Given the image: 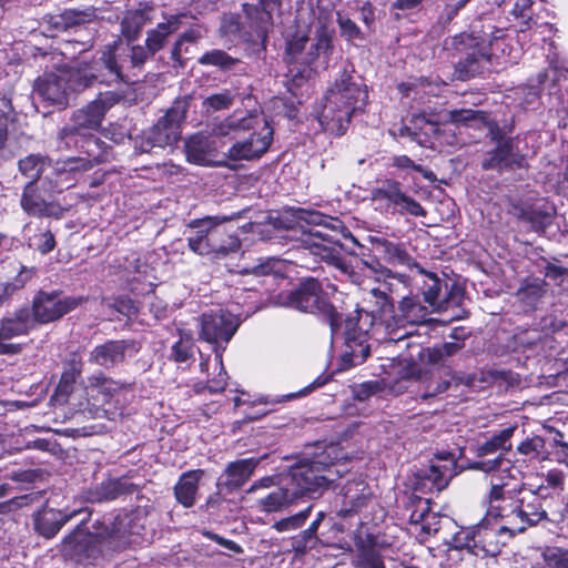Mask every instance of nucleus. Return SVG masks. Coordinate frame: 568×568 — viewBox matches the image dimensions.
Wrapping results in <instances>:
<instances>
[{
	"label": "nucleus",
	"instance_id": "39",
	"mask_svg": "<svg viewBox=\"0 0 568 568\" xmlns=\"http://www.w3.org/2000/svg\"><path fill=\"white\" fill-rule=\"evenodd\" d=\"M452 465L453 462H450L449 465L432 463L420 475V478L424 480V485L426 486L429 483L430 490L435 489L440 491L444 489L452 477Z\"/></svg>",
	"mask_w": 568,
	"mask_h": 568
},
{
	"label": "nucleus",
	"instance_id": "27",
	"mask_svg": "<svg viewBox=\"0 0 568 568\" xmlns=\"http://www.w3.org/2000/svg\"><path fill=\"white\" fill-rule=\"evenodd\" d=\"M125 388V384L113 381L99 373L88 378L85 393L88 397L94 402L108 403L114 394Z\"/></svg>",
	"mask_w": 568,
	"mask_h": 568
},
{
	"label": "nucleus",
	"instance_id": "57",
	"mask_svg": "<svg viewBox=\"0 0 568 568\" xmlns=\"http://www.w3.org/2000/svg\"><path fill=\"white\" fill-rule=\"evenodd\" d=\"M379 390L378 382L369 381L353 387V396L361 402L368 399Z\"/></svg>",
	"mask_w": 568,
	"mask_h": 568
},
{
	"label": "nucleus",
	"instance_id": "18",
	"mask_svg": "<svg viewBox=\"0 0 568 568\" xmlns=\"http://www.w3.org/2000/svg\"><path fill=\"white\" fill-rule=\"evenodd\" d=\"M305 244L314 256L334 265L344 273L348 272V266L342 257V244L338 240L322 231H315L305 240Z\"/></svg>",
	"mask_w": 568,
	"mask_h": 568
},
{
	"label": "nucleus",
	"instance_id": "23",
	"mask_svg": "<svg viewBox=\"0 0 568 568\" xmlns=\"http://www.w3.org/2000/svg\"><path fill=\"white\" fill-rule=\"evenodd\" d=\"M79 510L63 513L58 509L43 507L33 515L34 529L44 538L54 537L62 526L75 517Z\"/></svg>",
	"mask_w": 568,
	"mask_h": 568
},
{
	"label": "nucleus",
	"instance_id": "12",
	"mask_svg": "<svg viewBox=\"0 0 568 568\" xmlns=\"http://www.w3.org/2000/svg\"><path fill=\"white\" fill-rule=\"evenodd\" d=\"M81 300L73 297H60L57 292H39L32 301L31 317L36 327L58 321L64 314L74 310Z\"/></svg>",
	"mask_w": 568,
	"mask_h": 568
},
{
	"label": "nucleus",
	"instance_id": "50",
	"mask_svg": "<svg viewBox=\"0 0 568 568\" xmlns=\"http://www.w3.org/2000/svg\"><path fill=\"white\" fill-rule=\"evenodd\" d=\"M545 448V440L540 436H534L523 442L518 447V453L529 456L531 458L537 457Z\"/></svg>",
	"mask_w": 568,
	"mask_h": 568
},
{
	"label": "nucleus",
	"instance_id": "37",
	"mask_svg": "<svg viewBox=\"0 0 568 568\" xmlns=\"http://www.w3.org/2000/svg\"><path fill=\"white\" fill-rule=\"evenodd\" d=\"M276 4V0H260L256 6L244 3L243 10L255 28L263 29L264 26L266 28L271 24L272 12Z\"/></svg>",
	"mask_w": 568,
	"mask_h": 568
},
{
	"label": "nucleus",
	"instance_id": "13",
	"mask_svg": "<svg viewBox=\"0 0 568 568\" xmlns=\"http://www.w3.org/2000/svg\"><path fill=\"white\" fill-rule=\"evenodd\" d=\"M419 272L427 277L423 286V295L433 312L442 313L452 306H460L464 294L459 286L448 285L447 282L440 281L435 274L427 273L423 268H419Z\"/></svg>",
	"mask_w": 568,
	"mask_h": 568
},
{
	"label": "nucleus",
	"instance_id": "63",
	"mask_svg": "<svg viewBox=\"0 0 568 568\" xmlns=\"http://www.w3.org/2000/svg\"><path fill=\"white\" fill-rule=\"evenodd\" d=\"M325 516L326 515L324 511L317 513L316 518L311 523V525L305 530L301 532V537L304 541H308L313 538H316L318 527L324 520Z\"/></svg>",
	"mask_w": 568,
	"mask_h": 568
},
{
	"label": "nucleus",
	"instance_id": "30",
	"mask_svg": "<svg viewBox=\"0 0 568 568\" xmlns=\"http://www.w3.org/2000/svg\"><path fill=\"white\" fill-rule=\"evenodd\" d=\"M182 17V14L170 16L165 22L158 23L155 28L146 32L145 45L151 53H156L163 49L168 38L180 28Z\"/></svg>",
	"mask_w": 568,
	"mask_h": 568
},
{
	"label": "nucleus",
	"instance_id": "49",
	"mask_svg": "<svg viewBox=\"0 0 568 568\" xmlns=\"http://www.w3.org/2000/svg\"><path fill=\"white\" fill-rule=\"evenodd\" d=\"M542 556L548 568H568V550L547 548Z\"/></svg>",
	"mask_w": 568,
	"mask_h": 568
},
{
	"label": "nucleus",
	"instance_id": "14",
	"mask_svg": "<svg viewBox=\"0 0 568 568\" xmlns=\"http://www.w3.org/2000/svg\"><path fill=\"white\" fill-rule=\"evenodd\" d=\"M77 148L82 149L87 158H70L58 162L54 168L57 180H62V176L69 173L89 171L104 159V143L93 134L79 136Z\"/></svg>",
	"mask_w": 568,
	"mask_h": 568
},
{
	"label": "nucleus",
	"instance_id": "43",
	"mask_svg": "<svg viewBox=\"0 0 568 568\" xmlns=\"http://www.w3.org/2000/svg\"><path fill=\"white\" fill-rule=\"evenodd\" d=\"M428 500L419 501L420 510L414 511L410 516L412 521L420 525V530L426 535L438 531L439 518L435 513H430L427 507Z\"/></svg>",
	"mask_w": 568,
	"mask_h": 568
},
{
	"label": "nucleus",
	"instance_id": "51",
	"mask_svg": "<svg viewBox=\"0 0 568 568\" xmlns=\"http://www.w3.org/2000/svg\"><path fill=\"white\" fill-rule=\"evenodd\" d=\"M369 295L373 298L376 306V308L373 310V312L378 313L381 316L392 312L393 303L384 291H382L381 288H372Z\"/></svg>",
	"mask_w": 568,
	"mask_h": 568
},
{
	"label": "nucleus",
	"instance_id": "1",
	"mask_svg": "<svg viewBox=\"0 0 568 568\" xmlns=\"http://www.w3.org/2000/svg\"><path fill=\"white\" fill-rule=\"evenodd\" d=\"M337 446L331 445L313 459H305L293 467L280 487L272 489L256 500L264 513H282L296 505L306 494L321 493L347 471Z\"/></svg>",
	"mask_w": 568,
	"mask_h": 568
},
{
	"label": "nucleus",
	"instance_id": "9",
	"mask_svg": "<svg viewBox=\"0 0 568 568\" xmlns=\"http://www.w3.org/2000/svg\"><path fill=\"white\" fill-rule=\"evenodd\" d=\"M286 305L301 312L323 315L333 333L339 327L341 315L323 296L320 283L314 278H307L296 291L291 292Z\"/></svg>",
	"mask_w": 568,
	"mask_h": 568
},
{
	"label": "nucleus",
	"instance_id": "35",
	"mask_svg": "<svg viewBox=\"0 0 568 568\" xmlns=\"http://www.w3.org/2000/svg\"><path fill=\"white\" fill-rule=\"evenodd\" d=\"M90 541V536L78 527L69 536H67L61 544V552L65 558L81 559L87 552V547Z\"/></svg>",
	"mask_w": 568,
	"mask_h": 568
},
{
	"label": "nucleus",
	"instance_id": "26",
	"mask_svg": "<svg viewBox=\"0 0 568 568\" xmlns=\"http://www.w3.org/2000/svg\"><path fill=\"white\" fill-rule=\"evenodd\" d=\"M398 315L395 318L398 329L406 324L419 325L429 321L428 316L434 313L429 305H423L418 296L404 297L398 305Z\"/></svg>",
	"mask_w": 568,
	"mask_h": 568
},
{
	"label": "nucleus",
	"instance_id": "59",
	"mask_svg": "<svg viewBox=\"0 0 568 568\" xmlns=\"http://www.w3.org/2000/svg\"><path fill=\"white\" fill-rule=\"evenodd\" d=\"M10 110H11L10 102L7 99L1 98L0 99V146L3 144V142L7 138Z\"/></svg>",
	"mask_w": 568,
	"mask_h": 568
},
{
	"label": "nucleus",
	"instance_id": "61",
	"mask_svg": "<svg viewBox=\"0 0 568 568\" xmlns=\"http://www.w3.org/2000/svg\"><path fill=\"white\" fill-rule=\"evenodd\" d=\"M153 54L146 45H133L131 48L130 62L134 68L142 67L149 57Z\"/></svg>",
	"mask_w": 568,
	"mask_h": 568
},
{
	"label": "nucleus",
	"instance_id": "31",
	"mask_svg": "<svg viewBox=\"0 0 568 568\" xmlns=\"http://www.w3.org/2000/svg\"><path fill=\"white\" fill-rule=\"evenodd\" d=\"M125 348L126 345L122 341L106 342L92 349L90 362L103 367H111L123 361Z\"/></svg>",
	"mask_w": 568,
	"mask_h": 568
},
{
	"label": "nucleus",
	"instance_id": "29",
	"mask_svg": "<svg viewBox=\"0 0 568 568\" xmlns=\"http://www.w3.org/2000/svg\"><path fill=\"white\" fill-rule=\"evenodd\" d=\"M257 464L258 462L255 458H245L230 463L224 470L226 479L223 485L229 490L242 487L251 478Z\"/></svg>",
	"mask_w": 568,
	"mask_h": 568
},
{
	"label": "nucleus",
	"instance_id": "48",
	"mask_svg": "<svg viewBox=\"0 0 568 568\" xmlns=\"http://www.w3.org/2000/svg\"><path fill=\"white\" fill-rule=\"evenodd\" d=\"M193 346L190 338L181 337L172 345L170 357L176 363H185L193 356Z\"/></svg>",
	"mask_w": 568,
	"mask_h": 568
},
{
	"label": "nucleus",
	"instance_id": "36",
	"mask_svg": "<svg viewBox=\"0 0 568 568\" xmlns=\"http://www.w3.org/2000/svg\"><path fill=\"white\" fill-rule=\"evenodd\" d=\"M367 488L363 481L348 483L344 491V507L339 510V516L347 517L364 506L367 498Z\"/></svg>",
	"mask_w": 568,
	"mask_h": 568
},
{
	"label": "nucleus",
	"instance_id": "54",
	"mask_svg": "<svg viewBox=\"0 0 568 568\" xmlns=\"http://www.w3.org/2000/svg\"><path fill=\"white\" fill-rule=\"evenodd\" d=\"M30 241H31L30 245L33 246L36 250H38L42 254H47V253L51 252L55 246L54 236L50 231L40 233L39 235H36Z\"/></svg>",
	"mask_w": 568,
	"mask_h": 568
},
{
	"label": "nucleus",
	"instance_id": "10",
	"mask_svg": "<svg viewBox=\"0 0 568 568\" xmlns=\"http://www.w3.org/2000/svg\"><path fill=\"white\" fill-rule=\"evenodd\" d=\"M372 201L375 209L386 213L409 214L413 216H426V211L413 197L402 191L396 181H385L381 186L372 191Z\"/></svg>",
	"mask_w": 568,
	"mask_h": 568
},
{
	"label": "nucleus",
	"instance_id": "55",
	"mask_svg": "<svg viewBox=\"0 0 568 568\" xmlns=\"http://www.w3.org/2000/svg\"><path fill=\"white\" fill-rule=\"evenodd\" d=\"M101 61L104 64V67L110 71V73H112L115 77V79H122L121 71L123 69V64H120L118 62L114 49L112 47H109L105 51H103Z\"/></svg>",
	"mask_w": 568,
	"mask_h": 568
},
{
	"label": "nucleus",
	"instance_id": "7",
	"mask_svg": "<svg viewBox=\"0 0 568 568\" xmlns=\"http://www.w3.org/2000/svg\"><path fill=\"white\" fill-rule=\"evenodd\" d=\"M116 101L114 93H102L85 106L73 112L71 122L59 131L58 139L62 144L60 148L70 150L72 146H78L79 136L89 135L97 131L101 126L106 111Z\"/></svg>",
	"mask_w": 568,
	"mask_h": 568
},
{
	"label": "nucleus",
	"instance_id": "45",
	"mask_svg": "<svg viewBox=\"0 0 568 568\" xmlns=\"http://www.w3.org/2000/svg\"><path fill=\"white\" fill-rule=\"evenodd\" d=\"M349 349L346 351L341 358L342 369L362 364L369 355V346L361 343L348 344Z\"/></svg>",
	"mask_w": 568,
	"mask_h": 568
},
{
	"label": "nucleus",
	"instance_id": "44",
	"mask_svg": "<svg viewBox=\"0 0 568 568\" xmlns=\"http://www.w3.org/2000/svg\"><path fill=\"white\" fill-rule=\"evenodd\" d=\"M313 506L310 505L305 509L282 518L277 521H275L272 525V528L275 529L277 532H291L300 529L302 526H304L305 521L308 519L311 513H312Z\"/></svg>",
	"mask_w": 568,
	"mask_h": 568
},
{
	"label": "nucleus",
	"instance_id": "46",
	"mask_svg": "<svg viewBox=\"0 0 568 568\" xmlns=\"http://www.w3.org/2000/svg\"><path fill=\"white\" fill-rule=\"evenodd\" d=\"M236 59L232 58L222 50L209 51L199 59V63L202 65H214L222 70L231 69L236 63Z\"/></svg>",
	"mask_w": 568,
	"mask_h": 568
},
{
	"label": "nucleus",
	"instance_id": "53",
	"mask_svg": "<svg viewBox=\"0 0 568 568\" xmlns=\"http://www.w3.org/2000/svg\"><path fill=\"white\" fill-rule=\"evenodd\" d=\"M233 103V97L229 92L216 93L207 97L204 101V105L207 110L219 111L231 106Z\"/></svg>",
	"mask_w": 568,
	"mask_h": 568
},
{
	"label": "nucleus",
	"instance_id": "32",
	"mask_svg": "<svg viewBox=\"0 0 568 568\" xmlns=\"http://www.w3.org/2000/svg\"><path fill=\"white\" fill-rule=\"evenodd\" d=\"M97 19L95 10H65L61 14L51 17V23L57 30H68L81 24L91 23Z\"/></svg>",
	"mask_w": 568,
	"mask_h": 568
},
{
	"label": "nucleus",
	"instance_id": "11",
	"mask_svg": "<svg viewBox=\"0 0 568 568\" xmlns=\"http://www.w3.org/2000/svg\"><path fill=\"white\" fill-rule=\"evenodd\" d=\"M145 516L141 510L121 513L113 519H104L102 528L95 535L101 539H111L119 546L136 542V537L144 529Z\"/></svg>",
	"mask_w": 568,
	"mask_h": 568
},
{
	"label": "nucleus",
	"instance_id": "3",
	"mask_svg": "<svg viewBox=\"0 0 568 568\" xmlns=\"http://www.w3.org/2000/svg\"><path fill=\"white\" fill-rule=\"evenodd\" d=\"M97 69L91 63L81 61L60 68L55 73H48L36 82L34 92L43 101L63 106L73 93L91 87L97 79Z\"/></svg>",
	"mask_w": 568,
	"mask_h": 568
},
{
	"label": "nucleus",
	"instance_id": "8",
	"mask_svg": "<svg viewBox=\"0 0 568 568\" xmlns=\"http://www.w3.org/2000/svg\"><path fill=\"white\" fill-rule=\"evenodd\" d=\"M187 102L176 100L158 122L134 139V146L141 153L152 152L155 148L172 146L181 138V124L186 118Z\"/></svg>",
	"mask_w": 568,
	"mask_h": 568
},
{
	"label": "nucleus",
	"instance_id": "56",
	"mask_svg": "<svg viewBox=\"0 0 568 568\" xmlns=\"http://www.w3.org/2000/svg\"><path fill=\"white\" fill-rule=\"evenodd\" d=\"M308 41V32L306 30H297L296 33L287 41L286 51L291 55L301 53Z\"/></svg>",
	"mask_w": 568,
	"mask_h": 568
},
{
	"label": "nucleus",
	"instance_id": "40",
	"mask_svg": "<svg viewBox=\"0 0 568 568\" xmlns=\"http://www.w3.org/2000/svg\"><path fill=\"white\" fill-rule=\"evenodd\" d=\"M150 21L145 10L128 11L121 21V31L128 41H133L142 28Z\"/></svg>",
	"mask_w": 568,
	"mask_h": 568
},
{
	"label": "nucleus",
	"instance_id": "19",
	"mask_svg": "<svg viewBox=\"0 0 568 568\" xmlns=\"http://www.w3.org/2000/svg\"><path fill=\"white\" fill-rule=\"evenodd\" d=\"M526 166V158L515 150L513 140L501 141L493 151L488 152L481 162L484 170L511 171Z\"/></svg>",
	"mask_w": 568,
	"mask_h": 568
},
{
	"label": "nucleus",
	"instance_id": "47",
	"mask_svg": "<svg viewBox=\"0 0 568 568\" xmlns=\"http://www.w3.org/2000/svg\"><path fill=\"white\" fill-rule=\"evenodd\" d=\"M483 119L481 114L470 109L452 110L444 113L440 118L443 123H468Z\"/></svg>",
	"mask_w": 568,
	"mask_h": 568
},
{
	"label": "nucleus",
	"instance_id": "42",
	"mask_svg": "<svg viewBox=\"0 0 568 568\" xmlns=\"http://www.w3.org/2000/svg\"><path fill=\"white\" fill-rule=\"evenodd\" d=\"M49 165V159L40 154H30L21 159L18 163L20 173L26 178L31 179L33 183Z\"/></svg>",
	"mask_w": 568,
	"mask_h": 568
},
{
	"label": "nucleus",
	"instance_id": "16",
	"mask_svg": "<svg viewBox=\"0 0 568 568\" xmlns=\"http://www.w3.org/2000/svg\"><path fill=\"white\" fill-rule=\"evenodd\" d=\"M186 160L200 166H226L225 159L219 160L216 140L202 134L190 136L184 144Z\"/></svg>",
	"mask_w": 568,
	"mask_h": 568
},
{
	"label": "nucleus",
	"instance_id": "34",
	"mask_svg": "<svg viewBox=\"0 0 568 568\" xmlns=\"http://www.w3.org/2000/svg\"><path fill=\"white\" fill-rule=\"evenodd\" d=\"M489 60L490 54L488 53L487 47L481 45L468 52L466 57L458 62L457 70L463 77H475L483 71Z\"/></svg>",
	"mask_w": 568,
	"mask_h": 568
},
{
	"label": "nucleus",
	"instance_id": "58",
	"mask_svg": "<svg viewBox=\"0 0 568 568\" xmlns=\"http://www.w3.org/2000/svg\"><path fill=\"white\" fill-rule=\"evenodd\" d=\"M331 44V36L325 27L321 26L315 32V43L313 45L315 52L314 57H318L321 52H325Z\"/></svg>",
	"mask_w": 568,
	"mask_h": 568
},
{
	"label": "nucleus",
	"instance_id": "38",
	"mask_svg": "<svg viewBox=\"0 0 568 568\" xmlns=\"http://www.w3.org/2000/svg\"><path fill=\"white\" fill-rule=\"evenodd\" d=\"M516 427H507L497 434L493 435L488 440L477 446L476 453L478 457L493 455L498 450L508 452L510 449V438L515 433Z\"/></svg>",
	"mask_w": 568,
	"mask_h": 568
},
{
	"label": "nucleus",
	"instance_id": "21",
	"mask_svg": "<svg viewBox=\"0 0 568 568\" xmlns=\"http://www.w3.org/2000/svg\"><path fill=\"white\" fill-rule=\"evenodd\" d=\"M261 125V116L255 113H248L245 116H240L237 112L232 115L214 122L211 128L212 139H227L236 140L241 138L242 133L250 130H255Z\"/></svg>",
	"mask_w": 568,
	"mask_h": 568
},
{
	"label": "nucleus",
	"instance_id": "64",
	"mask_svg": "<svg viewBox=\"0 0 568 568\" xmlns=\"http://www.w3.org/2000/svg\"><path fill=\"white\" fill-rule=\"evenodd\" d=\"M204 535L207 538L214 540L215 542H217L222 547H224V548H226V549H229V550H231L233 552L239 554V552L242 551L241 547L236 542H234L232 540L225 539V538H223V537H221V536H219L216 534L210 532V531H205Z\"/></svg>",
	"mask_w": 568,
	"mask_h": 568
},
{
	"label": "nucleus",
	"instance_id": "62",
	"mask_svg": "<svg viewBox=\"0 0 568 568\" xmlns=\"http://www.w3.org/2000/svg\"><path fill=\"white\" fill-rule=\"evenodd\" d=\"M78 375L79 372L75 369L64 372L58 384V390L65 395L69 394L72 390V386L75 383Z\"/></svg>",
	"mask_w": 568,
	"mask_h": 568
},
{
	"label": "nucleus",
	"instance_id": "25",
	"mask_svg": "<svg viewBox=\"0 0 568 568\" xmlns=\"http://www.w3.org/2000/svg\"><path fill=\"white\" fill-rule=\"evenodd\" d=\"M373 250L388 264L405 266L407 268L418 267L417 263L409 255L403 244L388 241L384 237L372 236Z\"/></svg>",
	"mask_w": 568,
	"mask_h": 568
},
{
	"label": "nucleus",
	"instance_id": "5",
	"mask_svg": "<svg viewBox=\"0 0 568 568\" xmlns=\"http://www.w3.org/2000/svg\"><path fill=\"white\" fill-rule=\"evenodd\" d=\"M367 92L348 78L336 82L325 98L318 121L325 131L342 135L347 130L352 115L365 105Z\"/></svg>",
	"mask_w": 568,
	"mask_h": 568
},
{
	"label": "nucleus",
	"instance_id": "33",
	"mask_svg": "<svg viewBox=\"0 0 568 568\" xmlns=\"http://www.w3.org/2000/svg\"><path fill=\"white\" fill-rule=\"evenodd\" d=\"M20 204L23 211L30 215L43 216L51 214V204L38 194L33 181L24 186Z\"/></svg>",
	"mask_w": 568,
	"mask_h": 568
},
{
	"label": "nucleus",
	"instance_id": "17",
	"mask_svg": "<svg viewBox=\"0 0 568 568\" xmlns=\"http://www.w3.org/2000/svg\"><path fill=\"white\" fill-rule=\"evenodd\" d=\"M383 550V545L373 535L357 534L351 564L354 568H386Z\"/></svg>",
	"mask_w": 568,
	"mask_h": 568
},
{
	"label": "nucleus",
	"instance_id": "6",
	"mask_svg": "<svg viewBox=\"0 0 568 568\" xmlns=\"http://www.w3.org/2000/svg\"><path fill=\"white\" fill-rule=\"evenodd\" d=\"M230 220L229 216H206L192 221L190 227L195 231L187 237L190 250L199 255L214 257H224L236 252L241 245L237 236L220 227Z\"/></svg>",
	"mask_w": 568,
	"mask_h": 568
},
{
	"label": "nucleus",
	"instance_id": "2",
	"mask_svg": "<svg viewBox=\"0 0 568 568\" xmlns=\"http://www.w3.org/2000/svg\"><path fill=\"white\" fill-rule=\"evenodd\" d=\"M508 483L500 475L490 477V490L487 498V517L501 521L498 531H508L511 535L523 532L527 527L537 525L546 518V511L540 507L539 497L529 493L518 500H514L510 491L506 489Z\"/></svg>",
	"mask_w": 568,
	"mask_h": 568
},
{
	"label": "nucleus",
	"instance_id": "28",
	"mask_svg": "<svg viewBox=\"0 0 568 568\" xmlns=\"http://www.w3.org/2000/svg\"><path fill=\"white\" fill-rule=\"evenodd\" d=\"M202 469L183 473L174 486L176 500L186 508L192 507L196 501L199 483L203 477Z\"/></svg>",
	"mask_w": 568,
	"mask_h": 568
},
{
	"label": "nucleus",
	"instance_id": "15",
	"mask_svg": "<svg viewBox=\"0 0 568 568\" xmlns=\"http://www.w3.org/2000/svg\"><path fill=\"white\" fill-rule=\"evenodd\" d=\"M253 131L250 138L232 144L224 154L225 161H252L260 159L267 151L273 138V130L267 122L261 118V125Z\"/></svg>",
	"mask_w": 568,
	"mask_h": 568
},
{
	"label": "nucleus",
	"instance_id": "60",
	"mask_svg": "<svg viewBox=\"0 0 568 568\" xmlns=\"http://www.w3.org/2000/svg\"><path fill=\"white\" fill-rule=\"evenodd\" d=\"M394 164L399 169H413L420 172L427 180H433L434 173L429 170L423 169L420 165L415 164L408 156L400 155L394 159Z\"/></svg>",
	"mask_w": 568,
	"mask_h": 568
},
{
	"label": "nucleus",
	"instance_id": "41",
	"mask_svg": "<svg viewBox=\"0 0 568 568\" xmlns=\"http://www.w3.org/2000/svg\"><path fill=\"white\" fill-rule=\"evenodd\" d=\"M129 490V484L120 479H110L101 483L94 491L91 493V501H109L118 498Z\"/></svg>",
	"mask_w": 568,
	"mask_h": 568
},
{
	"label": "nucleus",
	"instance_id": "4",
	"mask_svg": "<svg viewBox=\"0 0 568 568\" xmlns=\"http://www.w3.org/2000/svg\"><path fill=\"white\" fill-rule=\"evenodd\" d=\"M200 337L212 344L214 351V378L207 379L211 392H222L226 386V372L223 367L222 353L230 343L237 328L240 318L229 311L219 308L203 313L199 318Z\"/></svg>",
	"mask_w": 568,
	"mask_h": 568
},
{
	"label": "nucleus",
	"instance_id": "24",
	"mask_svg": "<svg viewBox=\"0 0 568 568\" xmlns=\"http://www.w3.org/2000/svg\"><path fill=\"white\" fill-rule=\"evenodd\" d=\"M36 328L30 307H20L0 321V341L28 335Z\"/></svg>",
	"mask_w": 568,
	"mask_h": 568
},
{
	"label": "nucleus",
	"instance_id": "52",
	"mask_svg": "<svg viewBox=\"0 0 568 568\" xmlns=\"http://www.w3.org/2000/svg\"><path fill=\"white\" fill-rule=\"evenodd\" d=\"M473 468L479 469V470H483L486 473L495 471L497 469H503V471H508L509 470V462L505 460L504 454L500 453L494 459H487V460L474 463Z\"/></svg>",
	"mask_w": 568,
	"mask_h": 568
},
{
	"label": "nucleus",
	"instance_id": "22",
	"mask_svg": "<svg viewBox=\"0 0 568 568\" xmlns=\"http://www.w3.org/2000/svg\"><path fill=\"white\" fill-rule=\"evenodd\" d=\"M34 274V267H28L17 260L8 261L2 265L0 290L4 292V295L10 297L22 290Z\"/></svg>",
	"mask_w": 568,
	"mask_h": 568
},
{
	"label": "nucleus",
	"instance_id": "20",
	"mask_svg": "<svg viewBox=\"0 0 568 568\" xmlns=\"http://www.w3.org/2000/svg\"><path fill=\"white\" fill-rule=\"evenodd\" d=\"M494 537L495 531L486 527L463 528L454 535L452 546L459 550L466 549L475 556H480L481 552L488 555L495 550L490 547Z\"/></svg>",
	"mask_w": 568,
	"mask_h": 568
}]
</instances>
